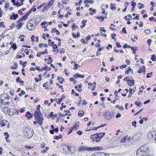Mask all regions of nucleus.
<instances>
[{"label": "nucleus", "mask_w": 156, "mask_h": 156, "mask_svg": "<svg viewBox=\"0 0 156 156\" xmlns=\"http://www.w3.org/2000/svg\"><path fill=\"white\" fill-rule=\"evenodd\" d=\"M37 108V111H36L34 114V116L35 117V119L37 121V123L40 125H42L44 119L42 118L43 115L40 110V105H38Z\"/></svg>", "instance_id": "f257e3e1"}, {"label": "nucleus", "mask_w": 156, "mask_h": 156, "mask_svg": "<svg viewBox=\"0 0 156 156\" xmlns=\"http://www.w3.org/2000/svg\"><path fill=\"white\" fill-rule=\"evenodd\" d=\"M136 156H150V155L148 154L147 148H145L144 146H142L137 151Z\"/></svg>", "instance_id": "f03ea898"}, {"label": "nucleus", "mask_w": 156, "mask_h": 156, "mask_svg": "<svg viewBox=\"0 0 156 156\" xmlns=\"http://www.w3.org/2000/svg\"><path fill=\"white\" fill-rule=\"evenodd\" d=\"M99 133L92 135L90 136V139L93 142L95 141V139L96 142H98L100 140V139H98L100 137L99 136Z\"/></svg>", "instance_id": "7ed1b4c3"}, {"label": "nucleus", "mask_w": 156, "mask_h": 156, "mask_svg": "<svg viewBox=\"0 0 156 156\" xmlns=\"http://www.w3.org/2000/svg\"><path fill=\"white\" fill-rule=\"evenodd\" d=\"M100 148H101V147H85L86 150H87L88 151H92L94 150H99L100 149Z\"/></svg>", "instance_id": "20e7f679"}, {"label": "nucleus", "mask_w": 156, "mask_h": 156, "mask_svg": "<svg viewBox=\"0 0 156 156\" xmlns=\"http://www.w3.org/2000/svg\"><path fill=\"white\" fill-rule=\"evenodd\" d=\"M16 113V110L15 108H10L9 111V115H13Z\"/></svg>", "instance_id": "39448f33"}, {"label": "nucleus", "mask_w": 156, "mask_h": 156, "mask_svg": "<svg viewBox=\"0 0 156 156\" xmlns=\"http://www.w3.org/2000/svg\"><path fill=\"white\" fill-rule=\"evenodd\" d=\"M34 20H32L31 19L28 21V25L30 24L32 28L34 30L35 27V25L34 24Z\"/></svg>", "instance_id": "423d86ee"}, {"label": "nucleus", "mask_w": 156, "mask_h": 156, "mask_svg": "<svg viewBox=\"0 0 156 156\" xmlns=\"http://www.w3.org/2000/svg\"><path fill=\"white\" fill-rule=\"evenodd\" d=\"M131 79H129V82H128V84L129 86H132L134 84V80L132 79L131 78H130Z\"/></svg>", "instance_id": "0eeeda50"}, {"label": "nucleus", "mask_w": 156, "mask_h": 156, "mask_svg": "<svg viewBox=\"0 0 156 156\" xmlns=\"http://www.w3.org/2000/svg\"><path fill=\"white\" fill-rule=\"evenodd\" d=\"M3 112L5 114H7L9 112V109L7 107H1Z\"/></svg>", "instance_id": "6e6552de"}, {"label": "nucleus", "mask_w": 156, "mask_h": 156, "mask_svg": "<svg viewBox=\"0 0 156 156\" xmlns=\"http://www.w3.org/2000/svg\"><path fill=\"white\" fill-rule=\"evenodd\" d=\"M18 17V15L17 14H14L13 15H11L10 17V19L16 20Z\"/></svg>", "instance_id": "1a4fd4ad"}, {"label": "nucleus", "mask_w": 156, "mask_h": 156, "mask_svg": "<svg viewBox=\"0 0 156 156\" xmlns=\"http://www.w3.org/2000/svg\"><path fill=\"white\" fill-rule=\"evenodd\" d=\"M127 70L125 72V74H128L130 73H133V70L131 69L130 67L129 66L127 68Z\"/></svg>", "instance_id": "9d476101"}, {"label": "nucleus", "mask_w": 156, "mask_h": 156, "mask_svg": "<svg viewBox=\"0 0 156 156\" xmlns=\"http://www.w3.org/2000/svg\"><path fill=\"white\" fill-rule=\"evenodd\" d=\"M32 12V9H30L29 10L28 12L26 13L25 15L23 16V19H25L29 15V14L31 12Z\"/></svg>", "instance_id": "9b49d317"}, {"label": "nucleus", "mask_w": 156, "mask_h": 156, "mask_svg": "<svg viewBox=\"0 0 156 156\" xmlns=\"http://www.w3.org/2000/svg\"><path fill=\"white\" fill-rule=\"evenodd\" d=\"M145 67L144 66H143L141 67L139 70L137 71V72L139 73H142L144 71H145Z\"/></svg>", "instance_id": "f8f14e48"}, {"label": "nucleus", "mask_w": 156, "mask_h": 156, "mask_svg": "<svg viewBox=\"0 0 156 156\" xmlns=\"http://www.w3.org/2000/svg\"><path fill=\"white\" fill-rule=\"evenodd\" d=\"M73 77H76L75 78H76L77 77H81V78H83L84 77V76L83 75H81L80 74H79L78 73H77L76 74H75L73 76Z\"/></svg>", "instance_id": "ddd939ff"}, {"label": "nucleus", "mask_w": 156, "mask_h": 156, "mask_svg": "<svg viewBox=\"0 0 156 156\" xmlns=\"http://www.w3.org/2000/svg\"><path fill=\"white\" fill-rule=\"evenodd\" d=\"M62 97L59 99L58 101H57V104H60L61 103V101L64 98H66L65 95L64 94H63L62 96Z\"/></svg>", "instance_id": "4468645a"}, {"label": "nucleus", "mask_w": 156, "mask_h": 156, "mask_svg": "<svg viewBox=\"0 0 156 156\" xmlns=\"http://www.w3.org/2000/svg\"><path fill=\"white\" fill-rule=\"evenodd\" d=\"M114 116V114L112 113H109L108 117L109 118L106 117V119L108 120H110Z\"/></svg>", "instance_id": "2eb2a0df"}, {"label": "nucleus", "mask_w": 156, "mask_h": 156, "mask_svg": "<svg viewBox=\"0 0 156 156\" xmlns=\"http://www.w3.org/2000/svg\"><path fill=\"white\" fill-rule=\"evenodd\" d=\"M27 63V62L25 61L24 62H23L22 61L20 60V64L23 65L22 67H24L26 66V64Z\"/></svg>", "instance_id": "dca6fc26"}, {"label": "nucleus", "mask_w": 156, "mask_h": 156, "mask_svg": "<svg viewBox=\"0 0 156 156\" xmlns=\"http://www.w3.org/2000/svg\"><path fill=\"white\" fill-rule=\"evenodd\" d=\"M55 2V0H51L48 3V8L51 6Z\"/></svg>", "instance_id": "f3484780"}, {"label": "nucleus", "mask_w": 156, "mask_h": 156, "mask_svg": "<svg viewBox=\"0 0 156 156\" xmlns=\"http://www.w3.org/2000/svg\"><path fill=\"white\" fill-rule=\"evenodd\" d=\"M26 113L27 115H30V116H28V117H27L28 119H30L32 117L33 115L32 114L30 113V112H27Z\"/></svg>", "instance_id": "a211bd4d"}, {"label": "nucleus", "mask_w": 156, "mask_h": 156, "mask_svg": "<svg viewBox=\"0 0 156 156\" xmlns=\"http://www.w3.org/2000/svg\"><path fill=\"white\" fill-rule=\"evenodd\" d=\"M62 136L61 134L59 135L58 136H54V138L55 140H58L62 138Z\"/></svg>", "instance_id": "6ab92c4d"}, {"label": "nucleus", "mask_w": 156, "mask_h": 156, "mask_svg": "<svg viewBox=\"0 0 156 156\" xmlns=\"http://www.w3.org/2000/svg\"><path fill=\"white\" fill-rule=\"evenodd\" d=\"M14 67H13V66H11L10 67V68L11 69H17V67L18 66L17 64L16 63H14Z\"/></svg>", "instance_id": "aec40b11"}, {"label": "nucleus", "mask_w": 156, "mask_h": 156, "mask_svg": "<svg viewBox=\"0 0 156 156\" xmlns=\"http://www.w3.org/2000/svg\"><path fill=\"white\" fill-rule=\"evenodd\" d=\"M84 112L82 111H79L78 113V115L80 117H82L83 115Z\"/></svg>", "instance_id": "412c9836"}, {"label": "nucleus", "mask_w": 156, "mask_h": 156, "mask_svg": "<svg viewBox=\"0 0 156 156\" xmlns=\"http://www.w3.org/2000/svg\"><path fill=\"white\" fill-rule=\"evenodd\" d=\"M46 69H47L49 71L51 69V68L50 67H48V66L46 65L44 68H43L42 69V70H45Z\"/></svg>", "instance_id": "4be33fe9"}, {"label": "nucleus", "mask_w": 156, "mask_h": 156, "mask_svg": "<svg viewBox=\"0 0 156 156\" xmlns=\"http://www.w3.org/2000/svg\"><path fill=\"white\" fill-rule=\"evenodd\" d=\"M151 60L153 61H154L156 60V57L155 56V55L154 54L152 55L151 56Z\"/></svg>", "instance_id": "5701e85b"}, {"label": "nucleus", "mask_w": 156, "mask_h": 156, "mask_svg": "<svg viewBox=\"0 0 156 156\" xmlns=\"http://www.w3.org/2000/svg\"><path fill=\"white\" fill-rule=\"evenodd\" d=\"M127 137V136H125L123 138L121 139V141L122 143H124L125 142V141Z\"/></svg>", "instance_id": "b1692460"}, {"label": "nucleus", "mask_w": 156, "mask_h": 156, "mask_svg": "<svg viewBox=\"0 0 156 156\" xmlns=\"http://www.w3.org/2000/svg\"><path fill=\"white\" fill-rule=\"evenodd\" d=\"M11 47L13 48V50H16L17 48V47H16V45L15 43H14L11 46Z\"/></svg>", "instance_id": "393cba45"}, {"label": "nucleus", "mask_w": 156, "mask_h": 156, "mask_svg": "<svg viewBox=\"0 0 156 156\" xmlns=\"http://www.w3.org/2000/svg\"><path fill=\"white\" fill-rule=\"evenodd\" d=\"M91 156H101V152L95 153Z\"/></svg>", "instance_id": "a878e982"}, {"label": "nucleus", "mask_w": 156, "mask_h": 156, "mask_svg": "<svg viewBox=\"0 0 156 156\" xmlns=\"http://www.w3.org/2000/svg\"><path fill=\"white\" fill-rule=\"evenodd\" d=\"M115 5V4H111V8L112 10H114L116 9V7L114 6Z\"/></svg>", "instance_id": "bb28decb"}, {"label": "nucleus", "mask_w": 156, "mask_h": 156, "mask_svg": "<svg viewBox=\"0 0 156 156\" xmlns=\"http://www.w3.org/2000/svg\"><path fill=\"white\" fill-rule=\"evenodd\" d=\"M99 135L100 134L101 135H100V136H99L100 137L99 138H100V139L102 137H103L105 135V133H99Z\"/></svg>", "instance_id": "cd10ccee"}, {"label": "nucleus", "mask_w": 156, "mask_h": 156, "mask_svg": "<svg viewBox=\"0 0 156 156\" xmlns=\"http://www.w3.org/2000/svg\"><path fill=\"white\" fill-rule=\"evenodd\" d=\"M27 29L30 30H33L30 24L28 25V23H27Z\"/></svg>", "instance_id": "c85d7f7f"}, {"label": "nucleus", "mask_w": 156, "mask_h": 156, "mask_svg": "<svg viewBox=\"0 0 156 156\" xmlns=\"http://www.w3.org/2000/svg\"><path fill=\"white\" fill-rule=\"evenodd\" d=\"M86 150V148L85 147H81L78 149V151H85Z\"/></svg>", "instance_id": "c756f323"}, {"label": "nucleus", "mask_w": 156, "mask_h": 156, "mask_svg": "<svg viewBox=\"0 0 156 156\" xmlns=\"http://www.w3.org/2000/svg\"><path fill=\"white\" fill-rule=\"evenodd\" d=\"M79 125L78 123H76L75 124V126H74V127L73 128V129H77V127H79Z\"/></svg>", "instance_id": "7c9ffc66"}, {"label": "nucleus", "mask_w": 156, "mask_h": 156, "mask_svg": "<svg viewBox=\"0 0 156 156\" xmlns=\"http://www.w3.org/2000/svg\"><path fill=\"white\" fill-rule=\"evenodd\" d=\"M142 5V6H140L139 7V9H141L142 8H143L144 7V5L142 3H141L140 2L138 4V5Z\"/></svg>", "instance_id": "2f4dec72"}, {"label": "nucleus", "mask_w": 156, "mask_h": 156, "mask_svg": "<svg viewBox=\"0 0 156 156\" xmlns=\"http://www.w3.org/2000/svg\"><path fill=\"white\" fill-rule=\"evenodd\" d=\"M22 24L21 23H20L19 24H17L16 26L18 27V28L20 29L22 27Z\"/></svg>", "instance_id": "473e14b6"}, {"label": "nucleus", "mask_w": 156, "mask_h": 156, "mask_svg": "<svg viewBox=\"0 0 156 156\" xmlns=\"http://www.w3.org/2000/svg\"><path fill=\"white\" fill-rule=\"evenodd\" d=\"M131 48L132 50L133 51V53L135 54L136 53V49H135V48L134 47H131Z\"/></svg>", "instance_id": "72a5a7b5"}, {"label": "nucleus", "mask_w": 156, "mask_h": 156, "mask_svg": "<svg viewBox=\"0 0 156 156\" xmlns=\"http://www.w3.org/2000/svg\"><path fill=\"white\" fill-rule=\"evenodd\" d=\"M102 13L103 14H105V15H107V12H105V10L103 8L102 9Z\"/></svg>", "instance_id": "f704fd0d"}, {"label": "nucleus", "mask_w": 156, "mask_h": 156, "mask_svg": "<svg viewBox=\"0 0 156 156\" xmlns=\"http://www.w3.org/2000/svg\"><path fill=\"white\" fill-rule=\"evenodd\" d=\"M4 101V100L1 99V107H4L3 104H4V102H5Z\"/></svg>", "instance_id": "c9c22d12"}, {"label": "nucleus", "mask_w": 156, "mask_h": 156, "mask_svg": "<svg viewBox=\"0 0 156 156\" xmlns=\"http://www.w3.org/2000/svg\"><path fill=\"white\" fill-rule=\"evenodd\" d=\"M135 104L137 105L138 107H140L141 104V103L140 102H138L137 101L135 102Z\"/></svg>", "instance_id": "e433bc0d"}, {"label": "nucleus", "mask_w": 156, "mask_h": 156, "mask_svg": "<svg viewBox=\"0 0 156 156\" xmlns=\"http://www.w3.org/2000/svg\"><path fill=\"white\" fill-rule=\"evenodd\" d=\"M41 54L42 55H44V54H47L48 53V51L46 49L44 52H41Z\"/></svg>", "instance_id": "4c0bfd02"}, {"label": "nucleus", "mask_w": 156, "mask_h": 156, "mask_svg": "<svg viewBox=\"0 0 156 156\" xmlns=\"http://www.w3.org/2000/svg\"><path fill=\"white\" fill-rule=\"evenodd\" d=\"M122 31L123 33L125 34H127V32L126 30V27H124L122 29Z\"/></svg>", "instance_id": "58836bf2"}, {"label": "nucleus", "mask_w": 156, "mask_h": 156, "mask_svg": "<svg viewBox=\"0 0 156 156\" xmlns=\"http://www.w3.org/2000/svg\"><path fill=\"white\" fill-rule=\"evenodd\" d=\"M101 156H110L108 154L101 152Z\"/></svg>", "instance_id": "ea45409f"}, {"label": "nucleus", "mask_w": 156, "mask_h": 156, "mask_svg": "<svg viewBox=\"0 0 156 156\" xmlns=\"http://www.w3.org/2000/svg\"><path fill=\"white\" fill-rule=\"evenodd\" d=\"M25 94V92L22 90L21 91V93L19 94V95L20 96H21L22 95L24 94Z\"/></svg>", "instance_id": "a19ab883"}, {"label": "nucleus", "mask_w": 156, "mask_h": 156, "mask_svg": "<svg viewBox=\"0 0 156 156\" xmlns=\"http://www.w3.org/2000/svg\"><path fill=\"white\" fill-rule=\"evenodd\" d=\"M45 3L44 2L43 3V4H42V5L38 6L37 8V9H41L43 6L45 5Z\"/></svg>", "instance_id": "79ce46f5"}, {"label": "nucleus", "mask_w": 156, "mask_h": 156, "mask_svg": "<svg viewBox=\"0 0 156 156\" xmlns=\"http://www.w3.org/2000/svg\"><path fill=\"white\" fill-rule=\"evenodd\" d=\"M100 30L101 31H103L104 33H105L106 32V30L105 29H104L103 27H101L100 29Z\"/></svg>", "instance_id": "37998d69"}, {"label": "nucleus", "mask_w": 156, "mask_h": 156, "mask_svg": "<svg viewBox=\"0 0 156 156\" xmlns=\"http://www.w3.org/2000/svg\"><path fill=\"white\" fill-rule=\"evenodd\" d=\"M87 21L86 20H83L82 21V23L83 24L86 25V23Z\"/></svg>", "instance_id": "c03bdc74"}, {"label": "nucleus", "mask_w": 156, "mask_h": 156, "mask_svg": "<svg viewBox=\"0 0 156 156\" xmlns=\"http://www.w3.org/2000/svg\"><path fill=\"white\" fill-rule=\"evenodd\" d=\"M72 28H78V27L77 26L75 25V24L74 23L73 24V25Z\"/></svg>", "instance_id": "a18cd8bd"}, {"label": "nucleus", "mask_w": 156, "mask_h": 156, "mask_svg": "<svg viewBox=\"0 0 156 156\" xmlns=\"http://www.w3.org/2000/svg\"><path fill=\"white\" fill-rule=\"evenodd\" d=\"M144 32L146 34H149L150 33V31L148 29L145 30L144 31Z\"/></svg>", "instance_id": "49530a36"}, {"label": "nucleus", "mask_w": 156, "mask_h": 156, "mask_svg": "<svg viewBox=\"0 0 156 156\" xmlns=\"http://www.w3.org/2000/svg\"><path fill=\"white\" fill-rule=\"evenodd\" d=\"M136 121H134L133 122L132 125V126H135V127H136Z\"/></svg>", "instance_id": "de8ad7c7"}, {"label": "nucleus", "mask_w": 156, "mask_h": 156, "mask_svg": "<svg viewBox=\"0 0 156 156\" xmlns=\"http://www.w3.org/2000/svg\"><path fill=\"white\" fill-rule=\"evenodd\" d=\"M21 2V3H20L19 5H18V6H20L22 5L23 4V2L24 1V0H20Z\"/></svg>", "instance_id": "09e8293b"}, {"label": "nucleus", "mask_w": 156, "mask_h": 156, "mask_svg": "<svg viewBox=\"0 0 156 156\" xmlns=\"http://www.w3.org/2000/svg\"><path fill=\"white\" fill-rule=\"evenodd\" d=\"M152 73L151 72V73H148L146 77L147 78H150L151 76H150V75Z\"/></svg>", "instance_id": "8fccbe9b"}, {"label": "nucleus", "mask_w": 156, "mask_h": 156, "mask_svg": "<svg viewBox=\"0 0 156 156\" xmlns=\"http://www.w3.org/2000/svg\"><path fill=\"white\" fill-rule=\"evenodd\" d=\"M142 109H141L139 110L138 112H137L134 115H137V114H138L140 112L142 111Z\"/></svg>", "instance_id": "3c124183"}, {"label": "nucleus", "mask_w": 156, "mask_h": 156, "mask_svg": "<svg viewBox=\"0 0 156 156\" xmlns=\"http://www.w3.org/2000/svg\"><path fill=\"white\" fill-rule=\"evenodd\" d=\"M151 40L150 39H149L147 40V42L148 43V44L149 45L151 44Z\"/></svg>", "instance_id": "603ef678"}, {"label": "nucleus", "mask_w": 156, "mask_h": 156, "mask_svg": "<svg viewBox=\"0 0 156 156\" xmlns=\"http://www.w3.org/2000/svg\"><path fill=\"white\" fill-rule=\"evenodd\" d=\"M34 38H35L34 36L33 35H32L31 37V41H34Z\"/></svg>", "instance_id": "864d4df0"}, {"label": "nucleus", "mask_w": 156, "mask_h": 156, "mask_svg": "<svg viewBox=\"0 0 156 156\" xmlns=\"http://www.w3.org/2000/svg\"><path fill=\"white\" fill-rule=\"evenodd\" d=\"M124 19L125 20H126V21H128L129 20H131V19H130L129 18H127L126 16H124Z\"/></svg>", "instance_id": "5fc2aeb1"}, {"label": "nucleus", "mask_w": 156, "mask_h": 156, "mask_svg": "<svg viewBox=\"0 0 156 156\" xmlns=\"http://www.w3.org/2000/svg\"><path fill=\"white\" fill-rule=\"evenodd\" d=\"M133 19H135L138 20H139L138 15L137 14L136 16H135V17L133 18Z\"/></svg>", "instance_id": "6e6d98bb"}, {"label": "nucleus", "mask_w": 156, "mask_h": 156, "mask_svg": "<svg viewBox=\"0 0 156 156\" xmlns=\"http://www.w3.org/2000/svg\"><path fill=\"white\" fill-rule=\"evenodd\" d=\"M54 32H56V34L57 35H58L59 34H60V33L59 32H58V31L56 30V29H55V31H54Z\"/></svg>", "instance_id": "4d7b16f0"}, {"label": "nucleus", "mask_w": 156, "mask_h": 156, "mask_svg": "<svg viewBox=\"0 0 156 156\" xmlns=\"http://www.w3.org/2000/svg\"><path fill=\"white\" fill-rule=\"evenodd\" d=\"M9 3H7L5 5V8H7L9 6Z\"/></svg>", "instance_id": "13d9d810"}, {"label": "nucleus", "mask_w": 156, "mask_h": 156, "mask_svg": "<svg viewBox=\"0 0 156 156\" xmlns=\"http://www.w3.org/2000/svg\"><path fill=\"white\" fill-rule=\"evenodd\" d=\"M35 69L36 70H37L38 71H41L42 70V69H40L38 66H37L35 67Z\"/></svg>", "instance_id": "bf43d9fd"}, {"label": "nucleus", "mask_w": 156, "mask_h": 156, "mask_svg": "<svg viewBox=\"0 0 156 156\" xmlns=\"http://www.w3.org/2000/svg\"><path fill=\"white\" fill-rule=\"evenodd\" d=\"M18 13L20 15H23V13L22 12V11L20 10H18Z\"/></svg>", "instance_id": "052dcab7"}, {"label": "nucleus", "mask_w": 156, "mask_h": 156, "mask_svg": "<svg viewBox=\"0 0 156 156\" xmlns=\"http://www.w3.org/2000/svg\"><path fill=\"white\" fill-rule=\"evenodd\" d=\"M115 43L117 47H118L119 48H120L121 47V46L120 45V44H119V43L118 42H116Z\"/></svg>", "instance_id": "680f3d73"}, {"label": "nucleus", "mask_w": 156, "mask_h": 156, "mask_svg": "<svg viewBox=\"0 0 156 156\" xmlns=\"http://www.w3.org/2000/svg\"><path fill=\"white\" fill-rule=\"evenodd\" d=\"M52 47L53 49H55L57 48L58 46L56 44H54L53 45V46Z\"/></svg>", "instance_id": "e2e57ef3"}, {"label": "nucleus", "mask_w": 156, "mask_h": 156, "mask_svg": "<svg viewBox=\"0 0 156 156\" xmlns=\"http://www.w3.org/2000/svg\"><path fill=\"white\" fill-rule=\"evenodd\" d=\"M21 79V78L20 77H18L16 80V82L18 83V82H20Z\"/></svg>", "instance_id": "0e129e2a"}, {"label": "nucleus", "mask_w": 156, "mask_h": 156, "mask_svg": "<svg viewBox=\"0 0 156 156\" xmlns=\"http://www.w3.org/2000/svg\"><path fill=\"white\" fill-rule=\"evenodd\" d=\"M65 52V50L63 48H62L60 50V54H62V53L63 52V53H64Z\"/></svg>", "instance_id": "69168bd1"}, {"label": "nucleus", "mask_w": 156, "mask_h": 156, "mask_svg": "<svg viewBox=\"0 0 156 156\" xmlns=\"http://www.w3.org/2000/svg\"><path fill=\"white\" fill-rule=\"evenodd\" d=\"M111 35L112 36L111 37L113 39H114V37L116 36V35L114 33H113Z\"/></svg>", "instance_id": "338daca9"}, {"label": "nucleus", "mask_w": 156, "mask_h": 156, "mask_svg": "<svg viewBox=\"0 0 156 156\" xmlns=\"http://www.w3.org/2000/svg\"><path fill=\"white\" fill-rule=\"evenodd\" d=\"M136 5V4L135 2H132L131 3V5L133 6V7H134Z\"/></svg>", "instance_id": "774afa93"}]
</instances>
